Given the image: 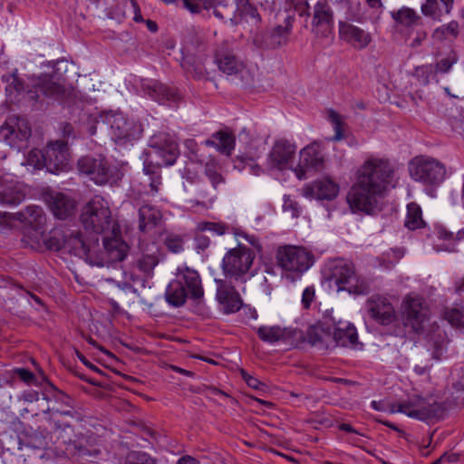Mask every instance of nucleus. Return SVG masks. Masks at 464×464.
<instances>
[{"label": "nucleus", "mask_w": 464, "mask_h": 464, "mask_svg": "<svg viewBox=\"0 0 464 464\" xmlns=\"http://www.w3.org/2000/svg\"><path fill=\"white\" fill-rule=\"evenodd\" d=\"M204 295V290L198 273L187 266L177 269L175 278L167 286L165 296L169 304L181 306L187 297L198 300Z\"/></svg>", "instance_id": "1"}, {"label": "nucleus", "mask_w": 464, "mask_h": 464, "mask_svg": "<svg viewBox=\"0 0 464 464\" xmlns=\"http://www.w3.org/2000/svg\"><path fill=\"white\" fill-rule=\"evenodd\" d=\"M276 258L282 271V277L291 282L299 279L314 264L313 254L306 248L296 246L278 247Z\"/></svg>", "instance_id": "2"}, {"label": "nucleus", "mask_w": 464, "mask_h": 464, "mask_svg": "<svg viewBox=\"0 0 464 464\" xmlns=\"http://www.w3.org/2000/svg\"><path fill=\"white\" fill-rule=\"evenodd\" d=\"M80 221L86 231L95 235L106 233L116 227L111 218L109 202L101 196H94L82 208Z\"/></svg>", "instance_id": "3"}, {"label": "nucleus", "mask_w": 464, "mask_h": 464, "mask_svg": "<svg viewBox=\"0 0 464 464\" xmlns=\"http://www.w3.org/2000/svg\"><path fill=\"white\" fill-rule=\"evenodd\" d=\"M393 175V168L387 160L370 157L357 169L356 180L384 194L392 185Z\"/></svg>", "instance_id": "4"}, {"label": "nucleus", "mask_w": 464, "mask_h": 464, "mask_svg": "<svg viewBox=\"0 0 464 464\" xmlns=\"http://www.w3.org/2000/svg\"><path fill=\"white\" fill-rule=\"evenodd\" d=\"M330 285L334 286L337 292L347 291L349 294L364 295L370 290L369 283L355 273L352 263L343 259L334 260L330 265Z\"/></svg>", "instance_id": "5"}, {"label": "nucleus", "mask_w": 464, "mask_h": 464, "mask_svg": "<svg viewBox=\"0 0 464 464\" xmlns=\"http://www.w3.org/2000/svg\"><path fill=\"white\" fill-rule=\"evenodd\" d=\"M411 177L423 184L438 186L447 177V169L444 163L429 156H417L409 163Z\"/></svg>", "instance_id": "6"}, {"label": "nucleus", "mask_w": 464, "mask_h": 464, "mask_svg": "<svg viewBox=\"0 0 464 464\" xmlns=\"http://www.w3.org/2000/svg\"><path fill=\"white\" fill-rule=\"evenodd\" d=\"M391 413L401 412L419 420H431L441 417L443 409L436 401H428L420 397H413L399 404H386Z\"/></svg>", "instance_id": "7"}, {"label": "nucleus", "mask_w": 464, "mask_h": 464, "mask_svg": "<svg viewBox=\"0 0 464 464\" xmlns=\"http://www.w3.org/2000/svg\"><path fill=\"white\" fill-rule=\"evenodd\" d=\"M383 195L378 190L355 180L347 193L346 201L353 213L372 214L380 208V200L383 198Z\"/></svg>", "instance_id": "8"}, {"label": "nucleus", "mask_w": 464, "mask_h": 464, "mask_svg": "<svg viewBox=\"0 0 464 464\" xmlns=\"http://www.w3.org/2000/svg\"><path fill=\"white\" fill-rule=\"evenodd\" d=\"M255 254L247 247L238 245L230 249L223 257L222 267L225 274L236 280L246 281L253 275L250 272Z\"/></svg>", "instance_id": "9"}, {"label": "nucleus", "mask_w": 464, "mask_h": 464, "mask_svg": "<svg viewBox=\"0 0 464 464\" xmlns=\"http://www.w3.org/2000/svg\"><path fill=\"white\" fill-rule=\"evenodd\" d=\"M104 122L110 128V134L115 142L126 143L139 140L143 132L140 122L129 120L120 112L108 113Z\"/></svg>", "instance_id": "10"}, {"label": "nucleus", "mask_w": 464, "mask_h": 464, "mask_svg": "<svg viewBox=\"0 0 464 464\" xmlns=\"http://www.w3.org/2000/svg\"><path fill=\"white\" fill-rule=\"evenodd\" d=\"M78 169L97 185H105L114 180L115 168L102 155L81 158L78 160Z\"/></svg>", "instance_id": "11"}, {"label": "nucleus", "mask_w": 464, "mask_h": 464, "mask_svg": "<svg viewBox=\"0 0 464 464\" xmlns=\"http://www.w3.org/2000/svg\"><path fill=\"white\" fill-rule=\"evenodd\" d=\"M404 324L414 333L421 332L429 320V309L424 300L416 295H409L402 302Z\"/></svg>", "instance_id": "12"}, {"label": "nucleus", "mask_w": 464, "mask_h": 464, "mask_svg": "<svg viewBox=\"0 0 464 464\" xmlns=\"http://www.w3.org/2000/svg\"><path fill=\"white\" fill-rule=\"evenodd\" d=\"M65 251L83 258L91 266H103V257L100 256H93L94 244H88L78 230H68L63 235V243L62 246Z\"/></svg>", "instance_id": "13"}, {"label": "nucleus", "mask_w": 464, "mask_h": 464, "mask_svg": "<svg viewBox=\"0 0 464 464\" xmlns=\"http://www.w3.org/2000/svg\"><path fill=\"white\" fill-rule=\"evenodd\" d=\"M31 84L35 91L28 90L26 94L32 101L38 99L37 92H40L46 97L59 99L65 93V88L61 78L54 72L42 73L30 78Z\"/></svg>", "instance_id": "14"}, {"label": "nucleus", "mask_w": 464, "mask_h": 464, "mask_svg": "<svg viewBox=\"0 0 464 464\" xmlns=\"http://www.w3.org/2000/svg\"><path fill=\"white\" fill-rule=\"evenodd\" d=\"M325 320L329 330L333 328V339L337 345L353 349L361 348L362 344L358 342L357 331L353 324L341 319L336 320L333 316Z\"/></svg>", "instance_id": "15"}, {"label": "nucleus", "mask_w": 464, "mask_h": 464, "mask_svg": "<svg viewBox=\"0 0 464 464\" xmlns=\"http://www.w3.org/2000/svg\"><path fill=\"white\" fill-rule=\"evenodd\" d=\"M30 136L31 127L28 121L20 117H10L0 130V138L11 147L26 140Z\"/></svg>", "instance_id": "16"}, {"label": "nucleus", "mask_w": 464, "mask_h": 464, "mask_svg": "<svg viewBox=\"0 0 464 464\" xmlns=\"http://www.w3.org/2000/svg\"><path fill=\"white\" fill-rule=\"evenodd\" d=\"M367 312L371 318L382 325H388L396 319L393 305L384 296L375 295L366 302Z\"/></svg>", "instance_id": "17"}, {"label": "nucleus", "mask_w": 464, "mask_h": 464, "mask_svg": "<svg viewBox=\"0 0 464 464\" xmlns=\"http://www.w3.org/2000/svg\"><path fill=\"white\" fill-rule=\"evenodd\" d=\"M44 198L53 214L59 219H66L75 212L76 200L68 194L50 190Z\"/></svg>", "instance_id": "18"}, {"label": "nucleus", "mask_w": 464, "mask_h": 464, "mask_svg": "<svg viewBox=\"0 0 464 464\" xmlns=\"http://www.w3.org/2000/svg\"><path fill=\"white\" fill-rule=\"evenodd\" d=\"M324 157L318 143H312L300 151L298 167L295 169L299 179H305L308 169H321L324 166Z\"/></svg>", "instance_id": "19"}, {"label": "nucleus", "mask_w": 464, "mask_h": 464, "mask_svg": "<svg viewBox=\"0 0 464 464\" xmlns=\"http://www.w3.org/2000/svg\"><path fill=\"white\" fill-rule=\"evenodd\" d=\"M150 146L167 166L174 164L179 154L177 141L168 133L155 134L150 139Z\"/></svg>", "instance_id": "20"}, {"label": "nucleus", "mask_w": 464, "mask_h": 464, "mask_svg": "<svg viewBox=\"0 0 464 464\" xmlns=\"http://www.w3.org/2000/svg\"><path fill=\"white\" fill-rule=\"evenodd\" d=\"M108 232L111 234V237L107 236L103 238L104 252L98 254L95 248H93V256H102L104 264L106 262L123 260L126 256L128 246L119 237V228L116 226Z\"/></svg>", "instance_id": "21"}, {"label": "nucleus", "mask_w": 464, "mask_h": 464, "mask_svg": "<svg viewBox=\"0 0 464 464\" xmlns=\"http://www.w3.org/2000/svg\"><path fill=\"white\" fill-rule=\"evenodd\" d=\"M296 147L285 139L276 140L268 154L267 163L274 169H285L295 154Z\"/></svg>", "instance_id": "22"}, {"label": "nucleus", "mask_w": 464, "mask_h": 464, "mask_svg": "<svg viewBox=\"0 0 464 464\" xmlns=\"http://www.w3.org/2000/svg\"><path fill=\"white\" fill-rule=\"evenodd\" d=\"M258 337L268 343H283L293 344L299 337V332L292 327L263 325L257 329Z\"/></svg>", "instance_id": "23"}, {"label": "nucleus", "mask_w": 464, "mask_h": 464, "mask_svg": "<svg viewBox=\"0 0 464 464\" xmlns=\"http://www.w3.org/2000/svg\"><path fill=\"white\" fill-rule=\"evenodd\" d=\"M339 35L354 49L362 50L372 42V34L364 29L346 22L339 23Z\"/></svg>", "instance_id": "24"}, {"label": "nucleus", "mask_w": 464, "mask_h": 464, "mask_svg": "<svg viewBox=\"0 0 464 464\" xmlns=\"http://www.w3.org/2000/svg\"><path fill=\"white\" fill-rule=\"evenodd\" d=\"M44 152L46 169L49 172L56 173L66 169L69 160L66 143L63 141L52 142L46 147Z\"/></svg>", "instance_id": "25"}, {"label": "nucleus", "mask_w": 464, "mask_h": 464, "mask_svg": "<svg viewBox=\"0 0 464 464\" xmlns=\"http://www.w3.org/2000/svg\"><path fill=\"white\" fill-rule=\"evenodd\" d=\"M303 193L306 198L332 200L338 195L339 186L331 179L324 178L306 185Z\"/></svg>", "instance_id": "26"}, {"label": "nucleus", "mask_w": 464, "mask_h": 464, "mask_svg": "<svg viewBox=\"0 0 464 464\" xmlns=\"http://www.w3.org/2000/svg\"><path fill=\"white\" fill-rule=\"evenodd\" d=\"M217 290V299L222 304L223 309L227 314H231L238 311L242 306V300L238 293L234 287L218 282Z\"/></svg>", "instance_id": "27"}, {"label": "nucleus", "mask_w": 464, "mask_h": 464, "mask_svg": "<svg viewBox=\"0 0 464 464\" xmlns=\"http://www.w3.org/2000/svg\"><path fill=\"white\" fill-rule=\"evenodd\" d=\"M216 63L220 71L227 75H241L244 78L245 65L229 52L218 51L215 56Z\"/></svg>", "instance_id": "28"}, {"label": "nucleus", "mask_w": 464, "mask_h": 464, "mask_svg": "<svg viewBox=\"0 0 464 464\" xmlns=\"http://www.w3.org/2000/svg\"><path fill=\"white\" fill-rule=\"evenodd\" d=\"M294 17L288 14L284 20V24L276 26L266 39L267 47L276 48L285 44L293 26Z\"/></svg>", "instance_id": "29"}, {"label": "nucleus", "mask_w": 464, "mask_h": 464, "mask_svg": "<svg viewBox=\"0 0 464 464\" xmlns=\"http://www.w3.org/2000/svg\"><path fill=\"white\" fill-rule=\"evenodd\" d=\"M5 84V94L11 102H15L24 92L23 81L18 76V70L14 69L1 76Z\"/></svg>", "instance_id": "30"}, {"label": "nucleus", "mask_w": 464, "mask_h": 464, "mask_svg": "<svg viewBox=\"0 0 464 464\" xmlns=\"http://www.w3.org/2000/svg\"><path fill=\"white\" fill-rule=\"evenodd\" d=\"M333 14L329 5L324 2H318L314 6L313 24L322 33L327 34L333 27Z\"/></svg>", "instance_id": "31"}, {"label": "nucleus", "mask_w": 464, "mask_h": 464, "mask_svg": "<svg viewBox=\"0 0 464 464\" xmlns=\"http://www.w3.org/2000/svg\"><path fill=\"white\" fill-rule=\"evenodd\" d=\"M440 2L441 3L443 9L440 8L438 0H425L420 6L422 14L430 17L433 20L440 21L443 12L447 14L451 12L454 0H440Z\"/></svg>", "instance_id": "32"}, {"label": "nucleus", "mask_w": 464, "mask_h": 464, "mask_svg": "<svg viewBox=\"0 0 464 464\" xmlns=\"http://www.w3.org/2000/svg\"><path fill=\"white\" fill-rule=\"evenodd\" d=\"M161 218V213L159 209L150 206L143 205L139 209V228L145 232L154 227Z\"/></svg>", "instance_id": "33"}, {"label": "nucleus", "mask_w": 464, "mask_h": 464, "mask_svg": "<svg viewBox=\"0 0 464 464\" xmlns=\"http://www.w3.org/2000/svg\"><path fill=\"white\" fill-rule=\"evenodd\" d=\"M159 264L158 250L153 246V249L148 250L140 255L136 261V266L139 270L144 275L150 276L153 269Z\"/></svg>", "instance_id": "34"}, {"label": "nucleus", "mask_w": 464, "mask_h": 464, "mask_svg": "<svg viewBox=\"0 0 464 464\" xmlns=\"http://www.w3.org/2000/svg\"><path fill=\"white\" fill-rule=\"evenodd\" d=\"M143 88L145 91H148L150 97L160 102L165 100H174V92L162 83L157 82H147L143 84Z\"/></svg>", "instance_id": "35"}, {"label": "nucleus", "mask_w": 464, "mask_h": 464, "mask_svg": "<svg viewBox=\"0 0 464 464\" xmlns=\"http://www.w3.org/2000/svg\"><path fill=\"white\" fill-rule=\"evenodd\" d=\"M392 16L397 23L404 26L416 25L421 19L414 9L407 6H403L396 12H392Z\"/></svg>", "instance_id": "36"}, {"label": "nucleus", "mask_w": 464, "mask_h": 464, "mask_svg": "<svg viewBox=\"0 0 464 464\" xmlns=\"http://www.w3.org/2000/svg\"><path fill=\"white\" fill-rule=\"evenodd\" d=\"M422 213L420 206L416 203H410L407 206V215L405 218V227L414 230L423 227Z\"/></svg>", "instance_id": "37"}, {"label": "nucleus", "mask_w": 464, "mask_h": 464, "mask_svg": "<svg viewBox=\"0 0 464 464\" xmlns=\"http://www.w3.org/2000/svg\"><path fill=\"white\" fill-rule=\"evenodd\" d=\"M213 9L214 15L223 21H230L233 24H237L239 23V19L237 17V9L234 8L233 5H228L227 4L218 3L215 4L213 2Z\"/></svg>", "instance_id": "38"}, {"label": "nucleus", "mask_w": 464, "mask_h": 464, "mask_svg": "<svg viewBox=\"0 0 464 464\" xmlns=\"http://www.w3.org/2000/svg\"><path fill=\"white\" fill-rule=\"evenodd\" d=\"M204 171L214 189H218L220 184L225 183V178L220 173V167L214 159H210L205 163Z\"/></svg>", "instance_id": "39"}, {"label": "nucleus", "mask_w": 464, "mask_h": 464, "mask_svg": "<svg viewBox=\"0 0 464 464\" xmlns=\"http://www.w3.org/2000/svg\"><path fill=\"white\" fill-rule=\"evenodd\" d=\"M213 138L218 140L217 149L221 153L227 156L231 155L235 147V137L227 131H218L213 134Z\"/></svg>", "instance_id": "40"}, {"label": "nucleus", "mask_w": 464, "mask_h": 464, "mask_svg": "<svg viewBox=\"0 0 464 464\" xmlns=\"http://www.w3.org/2000/svg\"><path fill=\"white\" fill-rule=\"evenodd\" d=\"M24 196L14 187H8L0 192V205L17 206L22 202Z\"/></svg>", "instance_id": "41"}, {"label": "nucleus", "mask_w": 464, "mask_h": 464, "mask_svg": "<svg viewBox=\"0 0 464 464\" xmlns=\"http://www.w3.org/2000/svg\"><path fill=\"white\" fill-rule=\"evenodd\" d=\"M330 334L326 333L321 326H312L308 329L307 338L313 345H320L322 347H328V339Z\"/></svg>", "instance_id": "42"}, {"label": "nucleus", "mask_w": 464, "mask_h": 464, "mask_svg": "<svg viewBox=\"0 0 464 464\" xmlns=\"http://www.w3.org/2000/svg\"><path fill=\"white\" fill-rule=\"evenodd\" d=\"M26 165L34 169L46 168L45 152L40 150H32L26 158Z\"/></svg>", "instance_id": "43"}, {"label": "nucleus", "mask_w": 464, "mask_h": 464, "mask_svg": "<svg viewBox=\"0 0 464 464\" xmlns=\"http://www.w3.org/2000/svg\"><path fill=\"white\" fill-rule=\"evenodd\" d=\"M24 218L32 226H39L45 220L42 208L37 206L27 207L24 211Z\"/></svg>", "instance_id": "44"}, {"label": "nucleus", "mask_w": 464, "mask_h": 464, "mask_svg": "<svg viewBox=\"0 0 464 464\" xmlns=\"http://www.w3.org/2000/svg\"><path fill=\"white\" fill-rule=\"evenodd\" d=\"M445 319L453 326L464 327V307H452L447 310Z\"/></svg>", "instance_id": "45"}, {"label": "nucleus", "mask_w": 464, "mask_h": 464, "mask_svg": "<svg viewBox=\"0 0 464 464\" xmlns=\"http://www.w3.org/2000/svg\"><path fill=\"white\" fill-rule=\"evenodd\" d=\"M327 118L331 121L334 130V136L332 138L333 140H341L343 138V117L334 110L327 111Z\"/></svg>", "instance_id": "46"}, {"label": "nucleus", "mask_w": 464, "mask_h": 464, "mask_svg": "<svg viewBox=\"0 0 464 464\" xmlns=\"http://www.w3.org/2000/svg\"><path fill=\"white\" fill-rule=\"evenodd\" d=\"M285 10L288 13L294 11L300 16L309 15V5L307 0H287L285 3Z\"/></svg>", "instance_id": "47"}, {"label": "nucleus", "mask_w": 464, "mask_h": 464, "mask_svg": "<svg viewBox=\"0 0 464 464\" xmlns=\"http://www.w3.org/2000/svg\"><path fill=\"white\" fill-rule=\"evenodd\" d=\"M459 34V24L456 21H451L448 24L441 25L434 31V36L442 39L448 36L456 37Z\"/></svg>", "instance_id": "48"}, {"label": "nucleus", "mask_w": 464, "mask_h": 464, "mask_svg": "<svg viewBox=\"0 0 464 464\" xmlns=\"http://www.w3.org/2000/svg\"><path fill=\"white\" fill-rule=\"evenodd\" d=\"M192 193L195 196L196 203L206 207L211 205L216 198V196L209 195L206 189L201 188L199 183H196Z\"/></svg>", "instance_id": "49"}, {"label": "nucleus", "mask_w": 464, "mask_h": 464, "mask_svg": "<svg viewBox=\"0 0 464 464\" xmlns=\"http://www.w3.org/2000/svg\"><path fill=\"white\" fill-rule=\"evenodd\" d=\"M237 17L239 19V23L246 19V22H248V18L252 20L255 23H257L260 21L259 14L255 7H253L251 5L247 4L242 7L237 8Z\"/></svg>", "instance_id": "50"}, {"label": "nucleus", "mask_w": 464, "mask_h": 464, "mask_svg": "<svg viewBox=\"0 0 464 464\" xmlns=\"http://www.w3.org/2000/svg\"><path fill=\"white\" fill-rule=\"evenodd\" d=\"M126 464H156V462L145 452L131 451L127 456Z\"/></svg>", "instance_id": "51"}, {"label": "nucleus", "mask_w": 464, "mask_h": 464, "mask_svg": "<svg viewBox=\"0 0 464 464\" xmlns=\"http://www.w3.org/2000/svg\"><path fill=\"white\" fill-rule=\"evenodd\" d=\"M198 229L201 231H211L218 236H222L227 231L228 227L223 223L203 222L198 224Z\"/></svg>", "instance_id": "52"}, {"label": "nucleus", "mask_w": 464, "mask_h": 464, "mask_svg": "<svg viewBox=\"0 0 464 464\" xmlns=\"http://www.w3.org/2000/svg\"><path fill=\"white\" fill-rule=\"evenodd\" d=\"M184 145L188 150V159L191 161L198 162V163L202 164L203 160L198 155V146L197 142L192 139H188V140H185Z\"/></svg>", "instance_id": "53"}, {"label": "nucleus", "mask_w": 464, "mask_h": 464, "mask_svg": "<svg viewBox=\"0 0 464 464\" xmlns=\"http://www.w3.org/2000/svg\"><path fill=\"white\" fill-rule=\"evenodd\" d=\"M404 256V250L401 248H393L384 254L387 262L385 265L386 268H392L394 265Z\"/></svg>", "instance_id": "54"}, {"label": "nucleus", "mask_w": 464, "mask_h": 464, "mask_svg": "<svg viewBox=\"0 0 464 464\" xmlns=\"http://www.w3.org/2000/svg\"><path fill=\"white\" fill-rule=\"evenodd\" d=\"M283 209L285 213H289L292 218H297L300 213L298 203L292 199L290 196H285Z\"/></svg>", "instance_id": "55"}, {"label": "nucleus", "mask_w": 464, "mask_h": 464, "mask_svg": "<svg viewBox=\"0 0 464 464\" xmlns=\"http://www.w3.org/2000/svg\"><path fill=\"white\" fill-rule=\"evenodd\" d=\"M58 429H61L59 432V439L63 440V443L73 444L76 448V440L72 438V429L70 425L64 424L63 427L58 425Z\"/></svg>", "instance_id": "56"}, {"label": "nucleus", "mask_w": 464, "mask_h": 464, "mask_svg": "<svg viewBox=\"0 0 464 464\" xmlns=\"http://www.w3.org/2000/svg\"><path fill=\"white\" fill-rule=\"evenodd\" d=\"M456 63L457 58L455 56H452L451 58L448 57L441 59L436 64V71L442 73H446L451 69L452 65Z\"/></svg>", "instance_id": "57"}, {"label": "nucleus", "mask_w": 464, "mask_h": 464, "mask_svg": "<svg viewBox=\"0 0 464 464\" xmlns=\"http://www.w3.org/2000/svg\"><path fill=\"white\" fill-rule=\"evenodd\" d=\"M28 444L35 449H44L47 446V441L45 437L38 432H34L30 436V440Z\"/></svg>", "instance_id": "58"}, {"label": "nucleus", "mask_w": 464, "mask_h": 464, "mask_svg": "<svg viewBox=\"0 0 464 464\" xmlns=\"http://www.w3.org/2000/svg\"><path fill=\"white\" fill-rule=\"evenodd\" d=\"M166 246L169 250H171L174 253H179L182 250V242L179 238H167Z\"/></svg>", "instance_id": "59"}, {"label": "nucleus", "mask_w": 464, "mask_h": 464, "mask_svg": "<svg viewBox=\"0 0 464 464\" xmlns=\"http://www.w3.org/2000/svg\"><path fill=\"white\" fill-rule=\"evenodd\" d=\"M183 5L191 14H198L203 8L202 4L193 0H183Z\"/></svg>", "instance_id": "60"}, {"label": "nucleus", "mask_w": 464, "mask_h": 464, "mask_svg": "<svg viewBox=\"0 0 464 464\" xmlns=\"http://www.w3.org/2000/svg\"><path fill=\"white\" fill-rule=\"evenodd\" d=\"M314 297V290L307 287L304 290L302 295V303L305 308L309 307Z\"/></svg>", "instance_id": "61"}, {"label": "nucleus", "mask_w": 464, "mask_h": 464, "mask_svg": "<svg viewBox=\"0 0 464 464\" xmlns=\"http://www.w3.org/2000/svg\"><path fill=\"white\" fill-rule=\"evenodd\" d=\"M150 179V192L152 194H156L159 191L160 185L161 184V177L160 174H157L153 177L149 178Z\"/></svg>", "instance_id": "62"}, {"label": "nucleus", "mask_w": 464, "mask_h": 464, "mask_svg": "<svg viewBox=\"0 0 464 464\" xmlns=\"http://www.w3.org/2000/svg\"><path fill=\"white\" fill-rule=\"evenodd\" d=\"M16 373L21 380L27 383L32 382L34 379V374L25 369H17Z\"/></svg>", "instance_id": "63"}, {"label": "nucleus", "mask_w": 464, "mask_h": 464, "mask_svg": "<svg viewBox=\"0 0 464 464\" xmlns=\"http://www.w3.org/2000/svg\"><path fill=\"white\" fill-rule=\"evenodd\" d=\"M243 378L246 381V384L253 388V389H258L261 385V382L255 377L250 376L246 372H242Z\"/></svg>", "instance_id": "64"}]
</instances>
